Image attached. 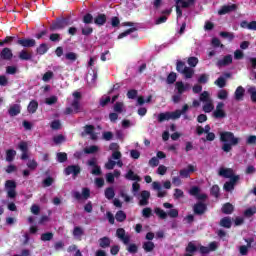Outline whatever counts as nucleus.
Listing matches in <instances>:
<instances>
[{
    "label": "nucleus",
    "instance_id": "1",
    "mask_svg": "<svg viewBox=\"0 0 256 256\" xmlns=\"http://www.w3.org/2000/svg\"><path fill=\"white\" fill-rule=\"evenodd\" d=\"M220 143H223L221 149L224 153H231L233 151V147L239 145V139L235 136V134L231 131H222L219 133Z\"/></svg>",
    "mask_w": 256,
    "mask_h": 256
},
{
    "label": "nucleus",
    "instance_id": "2",
    "mask_svg": "<svg viewBox=\"0 0 256 256\" xmlns=\"http://www.w3.org/2000/svg\"><path fill=\"white\" fill-rule=\"evenodd\" d=\"M69 25H71V22H69V18H56V20L53 21L52 24L49 26V31H61L65 29V27H69Z\"/></svg>",
    "mask_w": 256,
    "mask_h": 256
},
{
    "label": "nucleus",
    "instance_id": "3",
    "mask_svg": "<svg viewBox=\"0 0 256 256\" xmlns=\"http://www.w3.org/2000/svg\"><path fill=\"white\" fill-rule=\"evenodd\" d=\"M5 189L7 190V197L15 199L17 197V182L15 180H7L5 182Z\"/></svg>",
    "mask_w": 256,
    "mask_h": 256
},
{
    "label": "nucleus",
    "instance_id": "4",
    "mask_svg": "<svg viewBox=\"0 0 256 256\" xmlns=\"http://www.w3.org/2000/svg\"><path fill=\"white\" fill-rule=\"evenodd\" d=\"M16 45H20V47H24L25 49H31V47H35V45H37V41L33 38L17 37Z\"/></svg>",
    "mask_w": 256,
    "mask_h": 256
},
{
    "label": "nucleus",
    "instance_id": "5",
    "mask_svg": "<svg viewBox=\"0 0 256 256\" xmlns=\"http://www.w3.org/2000/svg\"><path fill=\"white\" fill-rule=\"evenodd\" d=\"M116 237L122 241L124 245H129V243H131V236L127 234L125 228H118L116 230Z\"/></svg>",
    "mask_w": 256,
    "mask_h": 256
},
{
    "label": "nucleus",
    "instance_id": "6",
    "mask_svg": "<svg viewBox=\"0 0 256 256\" xmlns=\"http://www.w3.org/2000/svg\"><path fill=\"white\" fill-rule=\"evenodd\" d=\"M223 107H225V103L219 102L217 104L216 109L212 114L214 119H225V117H227V113H225V110H223Z\"/></svg>",
    "mask_w": 256,
    "mask_h": 256
},
{
    "label": "nucleus",
    "instance_id": "7",
    "mask_svg": "<svg viewBox=\"0 0 256 256\" xmlns=\"http://www.w3.org/2000/svg\"><path fill=\"white\" fill-rule=\"evenodd\" d=\"M18 149L22 152L20 159L27 161L29 159V144L26 141H21L18 144Z\"/></svg>",
    "mask_w": 256,
    "mask_h": 256
},
{
    "label": "nucleus",
    "instance_id": "8",
    "mask_svg": "<svg viewBox=\"0 0 256 256\" xmlns=\"http://www.w3.org/2000/svg\"><path fill=\"white\" fill-rule=\"evenodd\" d=\"M241 179L240 176H235L234 178L230 179L229 181L224 183L223 189L227 193H231L235 189L237 182Z\"/></svg>",
    "mask_w": 256,
    "mask_h": 256
},
{
    "label": "nucleus",
    "instance_id": "9",
    "mask_svg": "<svg viewBox=\"0 0 256 256\" xmlns=\"http://www.w3.org/2000/svg\"><path fill=\"white\" fill-rule=\"evenodd\" d=\"M65 175H73V177H77L81 173V166L79 165H69L64 169Z\"/></svg>",
    "mask_w": 256,
    "mask_h": 256
},
{
    "label": "nucleus",
    "instance_id": "10",
    "mask_svg": "<svg viewBox=\"0 0 256 256\" xmlns=\"http://www.w3.org/2000/svg\"><path fill=\"white\" fill-rule=\"evenodd\" d=\"M194 215H205L207 212V204L203 202H197L193 206Z\"/></svg>",
    "mask_w": 256,
    "mask_h": 256
},
{
    "label": "nucleus",
    "instance_id": "11",
    "mask_svg": "<svg viewBox=\"0 0 256 256\" xmlns=\"http://www.w3.org/2000/svg\"><path fill=\"white\" fill-rule=\"evenodd\" d=\"M0 59L2 61H11L13 59V50L9 47H5L0 51Z\"/></svg>",
    "mask_w": 256,
    "mask_h": 256
},
{
    "label": "nucleus",
    "instance_id": "12",
    "mask_svg": "<svg viewBox=\"0 0 256 256\" xmlns=\"http://www.w3.org/2000/svg\"><path fill=\"white\" fill-rule=\"evenodd\" d=\"M170 119H177V117L175 116V112H162L158 115V123L170 121Z\"/></svg>",
    "mask_w": 256,
    "mask_h": 256
},
{
    "label": "nucleus",
    "instance_id": "13",
    "mask_svg": "<svg viewBox=\"0 0 256 256\" xmlns=\"http://www.w3.org/2000/svg\"><path fill=\"white\" fill-rule=\"evenodd\" d=\"M219 175L220 177H225V179H233L235 177H239V175H235L233 169L231 168H220Z\"/></svg>",
    "mask_w": 256,
    "mask_h": 256
},
{
    "label": "nucleus",
    "instance_id": "14",
    "mask_svg": "<svg viewBox=\"0 0 256 256\" xmlns=\"http://www.w3.org/2000/svg\"><path fill=\"white\" fill-rule=\"evenodd\" d=\"M191 173H195V166L192 164L188 165L187 168L181 169L179 171V175L183 179H189V177H191Z\"/></svg>",
    "mask_w": 256,
    "mask_h": 256
},
{
    "label": "nucleus",
    "instance_id": "15",
    "mask_svg": "<svg viewBox=\"0 0 256 256\" xmlns=\"http://www.w3.org/2000/svg\"><path fill=\"white\" fill-rule=\"evenodd\" d=\"M237 10V6L235 4L224 5L218 10V15H227V13H231Z\"/></svg>",
    "mask_w": 256,
    "mask_h": 256
},
{
    "label": "nucleus",
    "instance_id": "16",
    "mask_svg": "<svg viewBox=\"0 0 256 256\" xmlns=\"http://www.w3.org/2000/svg\"><path fill=\"white\" fill-rule=\"evenodd\" d=\"M231 63H233V56L228 54L224 56L223 59L217 61V67H227V65H231Z\"/></svg>",
    "mask_w": 256,
    "mask_h": 256
},
{
    "label": "nucleus",
    "instance_id": "17",
    "mask_svg": "<svg viewBox=\"0 0 256 256\" xmlns=\"http://www.w3.org/2000/svg\"><path fill=\"white\" fill-rule=\"evenodd\" d=\"M141 200L139 201V205L142 207L145 205H149V198L151 197V192L144 190L140 194Z\"/></svg>",
    "mask_w": 256,
    "mask_h": 256
},
{
    "label": "nucleus",
    "instance_id": "18",
    "mask_svg": "<svg viewBox=\"0 0 256 256\" xmlns=\"http://www.w3.org/2000/svg\"><path fill=\"white\" fill-rule=\"evenodd\" d=\"M245 97V88L243 86H238L234 92V99L236 101H243Z\"/></svg>",
    "mask_w": 256,
    "mask_h": 256
},
{
    "label": "nucleus",
    "instance_id": "19",
    "mask_svg": "<svg viewBox=\"0 0 256 256\" xmlns=\"http://www.w3.org/2000/svg\"><path fill=\"white\" fill-rule=\"evenodd\" d=\"M95 25H98L99 27H103L107 23V15L105 14H98L94 18Z\"/></svg>",
    "mask_w": 256,
    "mask_h": 256
},
{
    "label": "nucleus",
    "instance_id": "20",
    "mask_svg": "<svg viewBox=\"0 0 256 256\" xmlns=\"http://www.w3.org/2000/svg\"><path fill=\"white\" fill-rule=\"evenodd\" d=\"M84 131L86 135H90L91 139L95 141L97 139V134H95V126L94 125H86L84 127Z\"/></svg>",
    "mask_w": 256,
    "mask_h": 256
},
{
    "label": "nucleus",
    "instance_id": "21",
    "mask_svg": "<svg viewBox=\"0 0 256 256\" xmlns=\"http://www.w3.org/2000/svg\"><path fill=\"white\" fill-rule=\"evenodd\" d=\"M18 57L21 61H31V59H33V55L31 53H29V51H27V49L21 50L19 52Z\"/></svg>",
    "mask_w": 256,
    "mask_h": 256
},
{
    "label": "nucleus",
    "instance_id": "22",
    "mask_svg": "<svg viewBox=\"0 0 256 256\" xmlns=\"http://www.w3.org/2000/svg\"><path fill=\"white\" fill-rule=\"evenodd\" d=\"M99 247L102 249H107L108 247H111V238L104 236L98 240Z\"/></svg>",
    "mask_w": 256,
    "mask_h": 256
},
{
    "label": "nucleus",
    "instance_id": "23",
    "mask_svg": "<svg viewBox=\"0 0 256 256\" xmlns=\"http://www.w3.org/2000/svg\"><path fill=\"white\" fill-rule=\"evenodd\" d=\"M8 113L10 117H17V115L21 113V106L19 104H14L9 108Z\"/></svg>",
    "mask_w": 256,
    "mask_h": 256
},
{
    "label": "nucleus",
    "instance_id": "24",
    "mask_svg": "<svg viewBox=\"0 0 256 256\" xmlns=\"http://www.w3.org/2000/svg\"><path fill=\"white\" fill-rule=\"evenodd\" d=\"M37 109H39V102L37 100H31L27 107L28 113H37Z\"/></svg>",
    "mask_w": 256,
    "mask_h": 256
},
{
    "label": "nucleus",
    "instance_id": "25",
    "mask_svg": "<svg viewBox=\"0 0 256 256\" xmlns=\"http://www.w3.org/2000/svg\"><path fill=\"white\" fill-rule=\"evenodd\" d=\"M125 179H128V181H141V176L135 174L133 170H128Z\"/></svg>",
    "mask_w": 256,
    "mask_h": 256
},
{
    "label": "nucleus",
    "instance_id": "26",
    "mask_svg": "<svg viewBox=\"0 0 256 256\" xmlns=\"http://www.w3.org/2000/svg\"><path fill=\"white\" fill-rule=\"evenodd\" d=\"M82 23H84V25H93V23H95V18L93 17V14L86 13L82 17Z\"/></svg>",
    "mask_w": 256,
    "mask_h": 256
},
{
    "label": "nucleus",
    "instance_id": "27",
    "mask_svg": "<svg viewBox=\"0 0 256 256\" xmlns=\"http://www.w3.org/2000/svg\"><path fill=\"white\" fill-rule=\"evenodd\" d=\"M233 211H235V207L233 206V204L231 203H225L222 206V213H224V215H231V213H233Z\"/></svg>",
    "mask_w": 256,
    "mask_h": 256
},
{
    "label": "nucleus",
    "instance_id": "28",
    "mask_svg": "<svg viewBox=\"0 0 256 256\" xmlns=\"http://www.w3.org/2000/svg\"><path fill=\"white\" fill-rule=\"evenodd\" d=\"M176 5H181L182 9H187L191 5H195V0H176Z\"/></svg>",
    "mask_w": 256,
    "mask_h": 256
},
{
    "label": "nucleus",
    "instance_id": "29",
    "mask_svg": "<svg viewBox=\"0 0 256 256\" xmlns=\"http://www.w3.org/2000/svg\"><path fill=\"white\" fill-rule=\"evenodd\" d=\"M16 155H17V151H15L14 149H8L6 151V161L8 163H13Z\"/></svg>",
    "mask_w": 256,
    "mask_h": 256
},
{
    "label": "nucleus",
    "instance_id": "30",
    "mask_svg": "<svg viewBox=\"0 0 256 256\" xmlns=\"http://www.w3.org/2000/svg\"><path fill=\"white\" fill-rule=\"evenodd\" d=\"M142 249H144L145 253H151L155 249V243L152 241L144 242Z\"/></svg>",
    "mask_w": 256,
    "mask_h": 256
},
{
    "label": "nucleus",
    "instance_id": "31",
    "mask_svg": "<svg viewBox=\"0 0 256 256\" xmlns=\"http://www.w3.org/2000/svg\"><path fill=\"white\" fill-rule=\"evenodd\" d=\"M49 51V46H47V43H42L36 48V53L38 55H45Z\"/></svg>",
    "mask_w": 256,
    "mask_h": 256
},
{
    "label": "nucleus",
    "instance_id": "32",
    "mask_svg": "<svg viewBox=\"0 0 256 256\" xmlns=\"http://www.w3.org/2000/svg\"><path fill=\"white\" fill-rule=\"evenodd\" d=\"M115 219L118 223H123L127 219V214L123 210H119L115 214Z\"/></svg>",
    "mask_w": 256,
    "mask_h": 256
},
{
    "label": "nucleus",
    "instance_id": "33",
    "mask_svg": "<svg viewBox=\"0 0 256 256\" xmlns=\"http://www.w3.org/2000/svg\"><path fill=\"white\" fill-rule=\"evenodd\" d=\"M187 111H189V105L185 104L181 110L174 111V117H176V119H179L181 117V115H185V113H187Z\"/></svg>",
    "mask_w": 256,
    "mask_h": 256
},
{
    "label": "nucleus",
    "instance_id": "34",
    "mask_svg": "<svg viewBox=\"0 0 256 256\" xmlns=\"http://www.w3.org/2000/svg\"><path fill=\"white\" fill-rule=\"evenodd\" d=\"M197 252V247L193 242H189L186 247V254L184 256H193L191 253Z\"/></svg>",
    "mask_w": 256,
    "mask_h": 256
},
{
    "label": "nucleus",
    "instance_id": "35",
    "mask_svg": "<svg viewBox=\"0 0 256 256\" xmlns=\"http://www.w3.org/2000/svg\"><path fill=\"white\" fill-rule=\"evenodd\" d=\"M81 33L85 37H89V35L93 33V27H91L89 24H85V26L81 28Z\"/></svg>",
    "mask_w": 256,
    "mask_h": 256
},
{
    "label": "nucleus",
    "instance_id": "36",
    "mask_svg": "<svg viewBox=\"0 0 256 256\" xmlns=\"http://www.w3.org/2000/svg\"><path fill=\"white\" fill-rule=\"evenodd\" d=\"M15 39H17L15 36H6L5 39L0 41V47H4V45H11Z\"/></svg>",
    "mask_w": 256,
    "mask_h": 256
},
{
    "label": "nucleus",
    "instance_id": "37",
    "mask_svg": "<svg viewBox=\"0 0 256 256\" xmlns=\"http://www.w3.org/2000/svg\"><path fill=\"white\" fill-rule=\"evenodd\" d=\"M182 75L185 76L186 79H191L193 75H195V70L191 67H186L184 68Z\"/></svg>",
    "mask_w": 256,
    "mask_h": 256
},
{
    "label": "nucleus",
    "instance_id": "38",
    "mask_svg": "<svg viewBox=\"0 0 256 256\" xmlns=\"http://www.w3.org/2000/svg\"><path fill=\"white\" fill-rule=\"evenodd\" d=\"M220 226L224 227L225 229H231V218L224 217L220 220Z\"/></svg>",
    "mask_w": 256,
    "mask_h": 256
},
{
    "label": "nucleus",
    "instance_id": "39",
    "mask_svg": "<svg viewBox=\"0 0 256 256\" xmlns=\"http://www.w3.org/2000/svg\"><path fill=\"white\" fill-rule=\"evenodd\" d=\"M256 214V207H250V208H247L245 211H244V217H246L247 219L253 217V215Z\"/></svg>",
    "mask_w": 256,
    "mask_h": 256
},
{
    "label": "nucleus",
    "instance_id": "40",
    "mask_svg": "<svg viewBox=\"0 0 256 256\" xmlns=\"http://www.w3.org/2000/svg\"><path fill=\"white\" fill-rule=\"evenodd\" d=\"M135 31H137L136 27L127 29L118 35V39H123V38L127 37V35H131V33H135Z\"/></svg>",
    "mask_w": 256,
    "mask_h": 256
},
{
    "label": "nucleus",
    "instance_id": "41",
    "mask_svg": "<svg viewBox=\"0 0 256 256\" xmlns=\"http://www.w3.org/2000/svg\"><path fill=\"white\" fill-rule=\"evenodd\" d=\"M97 151H99V147L95 145L84 148V153H86V155H93V153H97Z\"/></svg>",
    "mask_w": 256,
    "mask_h": 256
},
{
    "label": "nucleus",
    "instance_id": "42",
    "mask_svg": "<svg viewBox=\"0 0 256 256\" xmlns=\"http://www.w3.org/2000/svg\"><path fill=\"white\" fill-rule=\"evenodd\" d=\"M105 197L106 199H113L115 197V190L113 189V187H108L105 190Z\"/></svg>",
    "mask_w": 256,
    "mask_h": 256
},
{
    "label": "nucleus",
    "instance_id": "43",
    "mask_svg": "<svg viewBox=\"0 0 256 256\" xmlns=\"http://www.w3.org/2000/svg\"><path fill=\"white\" fill-rule=\"evenodd\" d=\"M176 89L178 91V95H183L184 91H187V87H185V84L181 81L176 82Z\"/></svg>",
    "mask_w": 256,
    "mask_h": 256
},
{
    "label": "nucleus",
    "instance_id": "44",
    "mask_svg": "<svg viewBox=\"0 0 256 256\" xmlns=\"http://www.w3.org/2000/svg\"><path fill=\"white\" fill-rule=\"evenodd\" d=\"M177 81V74L175 72H171L166 79L168 85H173Z\"/></svg>",
    "mask_w": 256,
    "mask_h": 256
},
{
    "label": "nucleus",
    "instance_id": "45",
    "mask_svg": "<svg viewBox=\"0 0 256 256\" xmlns=\"http://www.w3.org/2000/svg\"><path fill=\"white\" fill-rule=\"evenodd\" d=\"M247 91L250 94V99H251L252 103H256V87L251 86L250 88H248Z\"/></svg>",
    "mask_w": 256,
    "mask_h": 256
},
{
    "label": "nucleus",
    "instance_id": "46",
    "mask_svg": "<svg viewBox=\"0 0 256 256\" xmlns=\"http://www.w3.org/2000/svg\"><path fill=\"white\" fill-rule=\"evenodd\" d=\"M154 213L160 218V219H167V212H165L161 208H155Z\"/></svg>",
    "mask_w": 256,
    "mask_h": 256
},
{
    "label": "nucleus",
    "instance_id": "47",
    "mask_svg": "<svg viewBox=\"0 0 256 256\" xmlns=\"http://www.w3.org/2000/svg\"><path fill=\"white\" fill-rule=\"evenodd\" d=\"M185 69H187V66H185V62L178 60L176 63V71L182 74Z\"/></svg>",
    "mask_w": 256,
    "mask_h": 256
},
{
    "label": "nucleus",
    "instance_id": "48",
    "mask_svg": "<svg viewBox=\"0 0 256 256\" xmlns=\"http://www.w3.org/2000/svg\"><path fill=\"white\" fill-rule=\"evenodd\" d=\"M71 107L74 109V113H79V111H81V103L78 99L72 101Z\"/></svg>",
    "mask_w": 256,
    "mask_h": 256
},
{
    "label": "nucleus",
    "instance_id": "49",
    "mask_svg": "<svg viewBox=\"0 0 256 256\" xmlns=\"http://www.w3.org/2000/svg\"><path fill=\"white\" fill-rule=\"evenodd\" d=\"M219 185H213L210 189V194L212 195V197H215L216 199L219 198Z\"/></svg>",
    "mask_w": 256,
    "mask_h": 256
},
{
    "label": "nucleus",
    "instance_id": "50",
    "mask_svg": "<svg viewBox=\"0 0 256 256\" xmlns=\"http://www.w3.org/2000/svg\"><path fill=\"white\" fill-rule=\"evenodd\" d=\"M215 109V106L211 101H208L204 106H203V111L204 113H211Z\"/></svg>",
    "mask_w": 256,
    "mask_h": 256
},
{
    "label": "nucleus",
    "instance_id": "51",
    "mask_svg": "<svg viewBox=\"0 0 256 256\" xmlns=\"http://www.w3.org/2000/svg\"><path fill=\"white\" fill-rule=\"evenodd\" d=\"M64 141L65 136L62 134L53 137V142L55 143V145H61V143H64Z\"/></svg>",
    "mask_w": 256,
    "mask_h": 256
},
{
    "label": "nucleus",
    "instance_id": "52",
    "mask_svg": "<svg viewBox=\"0 0 256 256\" xmlns=\"http://www.w3.org/2000/svg\"><path fill=\"white\" fill-rule=\"evenodd\" d=\"M211 45L212 47H215V48L220 47L221 49L225 47V45L221 44V40H219V38L217 37L212 38Z\"/></svg>",
    "mask_w": 256,
    "mask_h": 256
},
{
    "label": "nucleus",
    "instance_id": "53",
    "mask_svg": "<svg viewBox=\"0 0 256 256\" xmlns=\"http://www.w3.org/2000/svg\"><path fill=\"white\" fill-rule=\"evenodd\" d=\"M123 107H125V105L123 104V102H116L114 104V112L115 113H123Z\"/></svg>",
    "mask_w": 256,
    "mask_h": 256
},
{
    "label": "nucleus",
    "instance_id": "54",
    "mask_svg": "<svg viewBox=\"0 0 256 256\" xmlns=\"http://www.w3.org/2000/svg\"><path fill=\"white\" fill-rule=\"evenodd\" d=\"M215 85H217V87H219L220 89H223V87H225V85H227V80H225V78H223V77H219L215 81Z\"/></svg>",
    "mask_w": 256,
    "mask_h": 256
},
{
    "label": "nucleus",
    "instance_id": "55",
    "mask_svg": "<svg viewBox=\"0 0 256 256\" xmlns=\"http://www.w3.org/2000/svg\"><path fill=\"white\" fill-rule=\"evenodd\" d=\"M127 251L128 253H131V255H135V253L139 251V247L137 246V244H129L127 247Z\"/></svg>",
    "mask_w": 256,
    "mask_h": 256
},
{
    "label": "nucleus",
    "instance_id": "56",
    "mask_svg": "<svg viewBox=\"0 0 256 256\" xmlns=\"http://www.w3.org/2000/svg\"><path fill=\"white\" fill-rule=\"evenodd\" d=\"M54 74L53 71H47L43 77H42V81H44V83H48V81H51V79H53Z\"/></svg>",
    "mask_w": 256,
    "mask_h": 256
},
{
    "label": "nucleus",
    "instance_id": "57",
    "mask_svg": "<svg viewBox=\"0 0 256 256\" xmlns=\"http://www.w3.org/2000/svg\"><path fill=\"white\" fill-rule=\"evenodd\" d=\"M57 161L58 163H65V161H67V153L65 152L57 153Z\"/></svg>",
    "mask_w": 256,
    "mask_h": 256
},
{
    "label": "nucleus",
    "instance_id": "58",
    "mask_svg": "<svg viewBox=\"0 0 256 256\" xmlns=\"http://www.w3.org/2000/svg\"><path fill=\"white\" fill-rule=\"evenodd\" d=\"M153 215V210L150 207H146L142 210V216L145 217V219H149Z\"/></svg>",
    "mask_w": 256,
    "mask_h": 256
},
{
    "label": "nucleus",
    "instance_id": "59",
    "mask_svg": "<svg viewBox=\"0 0 256 256\" xmlns=\"http://www.w3.org/2000/svg\"><path fill=\"white\" fill-rule=\"evenodd\" d=\"M65 59L67 61H77V53L68 52V53L65 54Z\"/></svg>",
    "mask_w": 256,
    "mask_h": 256
},
{
    "label": "nucleus",
    "instance_id": "60",
    "mask_svg": "<svg viewBox=\"0 0 256 256\" xmlns=\"http://www.w3.org/2000/svg\"><path fill=\"white\" fill-rule=\"evenodd\" d=\"M49 39H50V41H52V43H57V42L61 41V34L52 33V34H50Z\"/></svg>",
    "mask_w": 256,
    "mask_h": 256
},
{
    "label": "nucleus",
    "instance_id": "61",
    "mask_svg": "<svg viewBox=\"0 0 256 256\" xmlns=\"http://www.w3.org/2000/svg\"><path fill=\"white\" fill-rule=\"evenodd\" d=\"M53 239V232H46L41 235V241H51Z\"/></svg>",
    "mask_w": 256,
    "mask_h": 256
},
{
    "label": "nucleus",
    "instance_id": "62",
    "mask_svg": "<svg viewBox=\"0 0 256 256\" xmlns=\"http://www.w3.org/2000/svg\"><path fill=\"white\" fill-rule=\"evenodd\" d=\"M200 101H202L203 103H207V102L211 101L209 99V92H207V91L202 92L200 94Z\"/></svg>",
    "mask_w": 256,
    "mask_h": 256
},
{
    "label": "nucleus",
    "instance_id": "63",
    "mask_svg": "<svg viewBox=\"0 0 256 256\" xmlns=\"http://www.w3.org/2000/svg\"><path fill=\"white\" fill-rule=\"evenodd\" d=\"M83 228L79 227V226H76L74 227V230H73V236L74 237H81L83 235Z\"/></svg>",
    "mask_w": 256,
    "mask_h": 256
},
{
    "label": "nucleus",
    "instance_id": "64",
    "mask_svg": "<svg viewBox=\"0 0 256 256\" xmlns=\"http://www.w3.org/2000/svg\"><path fill=\"white\" fill-rule=\"evenodd\" d=\"M57 101H58L57 96H51V97L46 98L45 103H46V105H55V103H57Z\"/></svg>",
    "mask_w": 256,
    "mask_h": 256
}]
</instances>
